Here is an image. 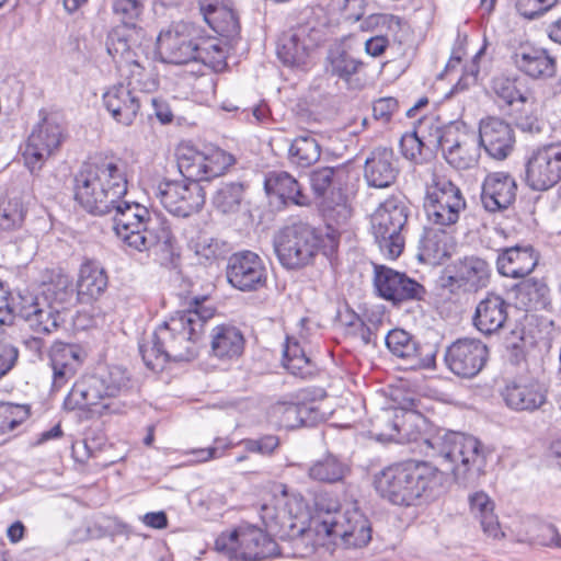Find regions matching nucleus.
I'll return each instance as SVG.
<instances>
[{"instance_id": "nucleus-27", "label": "nucleus", "mask_w": 561, "mask_h": 561, "mask_svg": "<svg viewBox=\"0 0 561 561\" xmlns=\"http://www.w3.org/2000/svg\"><path fill=\"white\" fill-rule=\"evenodd\" d=\"M491 272L486 260L476 255L465 256L447 267L448 284L465 291H478L488 286Z\"/></svg>"}, {"instance_id": "nucleus-26", "label": "nucleus", "mask_w": 561, "mask_h": 561, "mask_svg": "<svg viewBox=\"0 0 561 561\" xmlns=\"http://www.w3.org/2000/svg\"><path fill=\"white\" fill-rule=\"evenodd\" d=\"M480 149L477 134L459 123L455 130L447 134L443 156L455 169L468 170L478 164Z\"/></svg>"}, {"instance_id": "nucleus-32", "label": "nucleus", "mask_w": 561, "mask_h": 561, "mask_svg": "<svg viewBox=\"0 0 561 561\" xmlns=\"http://www.w3.org/2000/svg\"><path fill=\"white\" fill-rule=\"evenodd\" d=\"M508 302L494 293H488L476 307L472 324L483 335L499 334L508 319Z\"/></svg>"}, {"instance_id": "nucleus-46", "label": "nucleus", "mask_w": 561, "mask_h": 561, "mask_svg": "<svg viewBox=\"0 0 561 561\" xmlns=\"http://www.w3.org/2000/svg\"><path fill=\"white\" fill-rule=\"evenodd\" d=\"M458 124V122H453L448 125H444L435 117H427L420 121L415 130L427 151L434 152L440 150L443 152L447 145V134L450 130H455Z\"/></svg>"}, {"instance_id": "nucleus-38", "label": "nucleus", "mask_w": 561, "mask_h": 561, "mask_svg": "<svg viewBox=\"0 0 561 561\" xmlns=\"http://www.w3.org/2000/svg\"><path fill=\"white\" fill-rule=\"evenodd\" d=\"M538 256L531 245H515L500 251L497 271L512 278L525 277L534 271Z\"/></svg>"}, {"instance_id": "nucleus-42", "label": "nucleus", "mask_w": 561, "mask_h": 561, "mask_svg": "<svg viewBox=\"0 0 561 561\" xmlns=\"http://www.w3.org/2000/svg\"><path fill=\"white\" fill-rule=\"evenodd\" d=\"M283 364L291 375L301 379L311 378L317 373V365L295 337L287 336L286 339L283 350Z\"/></svg>"}, {"instance_id": "nucleus-29", "label": "nucleus", "mask_w": 561, "mask_h": 561, "mask_svg": "<svg viewBox=\"0 0 561 561\" xmlns=\"http://www.w3.org/2000/svg\"><path fill=\"white\" fill-rule=\"evenodd\" d=\"M388 350L397 357L410 362L411 367L432 368L436 351L433 346H420L415 339L402 329H394L386 335Z\"/></svg>"}, {"instance_id": "nucleus-36", "label": "nucleus", "mask_w": 561, "mask_h": 561, "mask_svg": "<svg viewBox=\"0 0 561 561\" xmlns=\"http://www.w3.org/2000/svg\"><path fill=\"white\" fill-rule=\"evenodd\" d=\"M502 397L512 410L533 412L546 403L547 390L537 381L518 380L507 383Z\"/></svg>"}, {"instance_id": "nucleus-25", "label": "nucleus", "mask_w": 561, "mask_h": 561, "mask_svg": "<svg viewBox=\"0 0 561 561\" xmlns=\"http://www.w3.org/2000/svg\"><path fill=\"white\" fill-rule=\"evenodd\" d=\"M140 232L131 237L128 248L145 252L153 251L156 254L170 256L174 252L175 237L170 221L160 215H151Z\"/></svg>"}, {"instance_id": "nucleus-53", "label": "nucleus", "mask_w": 561, "mask_h": 561, "mask_svg": "<svg viewBox=\"0 0 561 561\" xmlns=\"http://www.w3.org/2000/svg\"><path fill=\"white\" fill-rule=\"evenodd\" d=\"M190 247L198 257L205 261L216 260L226 252L224 242L205 233L192 240Z\"/></svg>"}, {"instance_id": "nucleus-31", "label": "nucleus", "mask_w": 561, "mask_h": 561, "mask_svg": "<svg viewBox=\"0 0 561 561\" xmlns=\"http://www.w3.org/2000/svg\"><path fill=\"white\" fill-rule=\"evenodd\" d=\"M53 369V389L65 387L78 373L84 358L79 345L55 342L49 352Z\"/></svg>"}, {"instance_id": "nucleus-2", "label": "nucleus", "mask_w": 561, "mask_h": 561, "mask_svg": "<svg viewBox=\"0 0 561 561\" xmlns=\"http://www.w3.org/2000/svg\"><path fill=\"white\" fill-rule=\"evenodd\" d=\"M206 300V297H194L187 309L174 312L161 323L149 342L139 343V353L148 368L158 370L169 360H191L196 356L205 323L215 314V309L205 305Z\"/></svg>"}, {"instance_id": "nucleus-54", "label": "nucleus", "mask_w": 561, "mask_h": 561, "mask_svg": "<svg viewBox=\"0 0 561 561\" xmlns=\"http://www.w3.org/2000/svg\"><path fill=\"white\" fill-rule=\"evenodd\" d=\"M144 0H113L112 9L123 22L122 26L135 27L144 11Z\"/></svg>"}, {"instance_id": "nucleus-10", "label": "nucleus", "mask_w": 561, "mask_h": 561, "mask_svg": "<svg viewBox=\"0 0 561 561\" xmlns=\"http://www.w3.org/2000/svg\"><path fill=\"white\" fill-rule=\"evenodd\" d=\"M466 207L460 187L447 176L434 173L426 183L423 202L427 221L440 231H454Z\"/></svg>"}, {"instance_id": "nucleus-21", "label": "nucleus", "mask_w": 561, "mask_h": 561, "mask_svg": "<svg viewBox=\"0 0 561 561\" xmlns=\"http://www.w3.org/2000/svg\"><path fill=\"white\" fill-rule=\"evenodd\" d=\"M228 283L241 291H256L265 287L267 270L263 260L252 251L233 253L227 264Z\"/></svg>"}, {"instance_id": "nucleus-1", "label": "nucleus", "mask_w": 561, "mask_h": 561, "mask_svg": "<svg viewBox=\"0 0 561 561\" xmlns=\"http://www.w3.org/2000/svg\"><path fill=\"white\" fill-rule=\"evenodd\" d=\"M426 426L427 421L421 413L401 408L386 410L378 415L373 424V434L379 442H421V451L450 470L458 485H478L485 473L486 447L474 436L446 428H437L423 436Z\"/></svg>"}, {"instance_id": "nucleus-56", "label": "nucleus", "mask_w": 561, "mask_h": 561, "mask_svg": "<svg viewBox=\"0 0 561 561\" xmlns=\"http://www.w3.org/2000/svg\"><path fill=\"white\" fill-rule=\"evenodd\" d=\"M363 0H330L329 9L346 22H356L364 15Z\"/></svg>"}, {"instance_id": "nucleus-64", "label": "nucleus", "mask_w": 561, "mask_h": 561, "mask_svg": "<svg viewBox=\"0 0 561 561\" xmlns=\"http://www.w3.org/2000/svg\"><path fill=\"white\" fill-rule=\"evenodd\" d=\"M376 23L379 26L386 28L396 41L401 42L399 33L403 30L405 25L401 18L392 14H379L376 16Z\"/></svg>"}, {"instance_id": "nucleus-7", "label": "nucleus", "mask_w": 561, "mask_h": 561, "mask_svg": "<svg viewBox=\"0 0 561 561\" xmlns=\"http://www.w3.org/2000/svg\"><path fill=\"white\" fill-rule=\"evenodd\" d=\"M317 533L337 539L348 548H362L371 539V527L367 517L359 511L356 503L347 504L340 510L336 504L325 506L317 502Z\"/></svg>"}, {"instance_id": "nucleus-20", "label": "nucleus", "mask_w": 561, "mask_h": 561, "mask_svg": "<svg viewBox=\"0 0 561 561\" xmlns=\"http://www.w3.org/2000/svg\"><path fill=\"white\" fill-rule=\"evenodd\" d=\"M519 80L505 76L492 79L491 90L497 102L512 107L517 127L524 131L538 130V119L533 114V101L519 88Z\"/></svg>"}, {"instance_id": "nucleus-11", "label": "nucleus", "mask_w": 561, "mask_h": 561, "mask_svg": "<svg viewBox=\"0 0 561 561\" xmlns=\"http://www.w3.org/2000/svg\"><path fill=\"white\" fill-rule=\"evenodd\" d=\"M272 536L256 526L241 525L218 536L215 548L231 560L261 561L280 553Z\"/></svg>"}, {"instance_id": "nucleus-5", "label": "nucleus", "mask_w": 561, "mask_h": 561, "mask_svg": "<svg viewBox=\"0 0 561 561\" xmlns=\"http://www.w3.org/2000/svg\"><path fill=\"white\" fill-rule=\"evenodd\" d=\"M161 60L174 65L192 61L221 71L227 66V49L220 39L204 35L192 22H175L162 30L157 39Z\"/></svg>"}, {"instance_id": "nucleus-9", "label": "nucleus", "mask_w": 561, "mask_h": 561, "mask_svg": "<svg viewBox=\"0 0 561 561\" xmlns=\"http://www.w3.org/2000/svg\"><path fill=\"white\" fill-rule=\"evenodd\" d=\"M71 293L67 282L48 284L37 295L21 296L19 314L35 333L49 334L62 322L60 313Z\"/></svg>"}, {"instance_id": "nucleus-15", "label": "nucleus", "mask_w": 561, "mask_h": 561, "mask_svg": "<svg viewBox=\"0 0 561 561\" xmlns=\"http://www.w3.org/2000/svg\"><path fill=\"white\" fill-rule=\"evenodd\" d=\"M176 163L183 180L201 184L225 174L236 163V158L218 147L198 150L181 145L176 150Z\"/></svg>"}, {"instance_id": "nucleus-13", "label": "nucleus", "mask_w": 561, "mask_h": 561, "mask_svg": "<svg viewBox=\"0 0 561 561\" xmlns=\"http://www.w3.org/2000/svg\"><path fill=\"white\" fill-rule=\"evenodd\" d=\"M301 517L300 500L289 494L285 485L260 507V518L266 531L282 540H294L304 535L306 527Z\"/></svg>"}, {"instance_id": "nucleus-39", "label": "nucleus", "mask_w": 561, "mask_h": 561, "mask_svg": "<svg viewBox=\"0 0 561 561\" xmlns=\"http://www.w3.org/2000/svg\"><path fill=\"white\" fill-rule=\"evenodd\" d=\"M264 187L268 195L276 196L285 205L307 206L310 203L299 182L285 171L271 172L265 178Z\"/></svg>"}, {"instance_id": "nucleus-17", "label": "nucleus", "mask_w": 561, "mask_h": 561, "mask_svg": "<svg viewBox=\"0 0 561 561\" xmlns=\"http://www.w3.org/2000/svg\"><path fill=\"white\" fill-rule=\"evenodd\" d=\"M154 195L170 214L181 218L198 213L206 201L204 187L199 183L183 179L160 181Z\"/></svg>"}, {"instance_id": "nucleus-8", "label": "nucleus", "mask_w": 561, "mask_h": 561, "mask_svg": "<svg viewBox=\"0 0 561 561\" xmlns=\"http://www.w3.org/2000/svg\"><path fill=\"white\" fill-rule=\"evenodd\" d=\"M353 169L350 164L319 167L310 172V185L322 197V211L329 225H344L352 216L347 190Z\"/></svg>"}, {"instance_id": "nucleus-24", "label": "nucleus", "mask_w": 561, "mask_h": 561, "mask_svg": "<svg viewBox=\"0 0 561 561\" xmlns=\"http://www.w3.org/2000/svg\"><path fill=\"white\" fill-rule=\"evenodd\" d=\"M375 286L380 297L394 305L420 300L425 294L424 287L415 279L382 265L375 267Z\"/></svg>"}, {"instance_id": "nucleus-23", "label": "nucleus", "mask_w": 561, "mask_h": 561, "mask_svg": "<svg viewBox=\"0 0 561 561\" xmlns=\"http://www.w3.org/2000/svg\"><path fill=\"white\" fill-rule=\"evenodd\" d=\"M128 83H117L110 87L103 94V104L112 118L121 125L130 126L149 95L138 91Z\"/></svg>"}, {"instance_id": "nucleus-18", "label": "nucleus", "mask_w": 561, "mask_h": 561, "mask_svg": "<svg viewBox=\"0 0 561 561\" xmlns=\"http://www.w3.org/2000/svg\"><path fill=\"white\" fill-rule=\"evenodd\" d=\"M525 182L533 191H547L561 182V146L546 145L530 152L525 163Z\"/></svg>"}, {"instance_id": "nucleus-34", "label": "nucleus", "mask_w": 561, "mask_h": 561, "mask_svg": "<svg viewBox=\"0 0 561 561\" xmlns=\"http://www.w3.org/2000/svg\"><path fill=\"white\" fill-rule=\"evenodd\" d=\"M131 28L116 26L106 37V50L119 68H129L131 78L141 77L144 67L138 59L137 47L130 41Z\"/></svg>"}, {"instance_id": "nucleus-62", "label": "nucleus", "mask_w": 561, "mask_h": 561, "mask_svg": "<svg viewBox=\"0 0 561 561\" xmlns=\"http://www.w3.org/2000/svg\"><path fill=\"white\" fill-rule=\"evenodd\" d=\"M19 350L12 344L0 343V379L8 375L16 365Z\"/></svg>"}, {"instance_id": "nucleus-57", "label": "nucleus", "mask_w": 561, "mask_h": 561, "mask_svg": "<svg viewBox=\"0 0 561 561\" xmlns=\"http://www.w3.org/2000/svg\"><path fill=\"white\" fill-rule=\"evenodd\" d=\"M400 148L403 157L415 163L422 161L423 151L426 150L416 130L401 137Z\"/></svg>"}, {"instance_id": "nucleus-61", "label": "nucleus", "mask_w": 561, "mask_h": 561, "mask_svg": "<svg viewBox=\"0 0 561 561\" xmlns=\"http://www.w3.org/2000/svg\"><path fill=\"white\" fill-rule=\"evenodd\" d=\"M398 106L397 99L391 96L380 98L373 104V115L376 119L388 123L393 113L397 112Z\"/></svg>"}, {"instance_id": "nucleus-12", "label": "nucleus", "mask_w": 561, "mask_h": 561, "mask_svg": "<svg viewBox=\"0 0 561 561\" xmlns=\"http://www.w3.org/2000/svg\"><path fill=\"white\" fill-rule=\"evenodd\" d=\"M409 217L405 203L394 196L387 198L374 211L370 228L380 251L389 259H397L403 251V230Z\"/></svg>"}, {"instance_id": "nucleus-50", "label": "nucleus", "mask_w": 561, "mask_h": 561, "mask_svg": "<svg viewBox=\"0 0 561 561\" xmlns=\"http://www.w3.org/2000/svg\"><path fill=\"white\" fill-rule=\"evenodd\" d=\"M204 20L216 33L229 41H233L240 34L239 18L229 5L219 8L216 13L207 15Z\"/></svg>"}, {"instance_id": "nucleus-30", "label": "nucleus", "mask_w": 561, "mask_h": 561, "mask_svg": "<svg viewBox=\"0 0 561 561\" xmlns=\"http://www.w3.org/2000/svg\"><path fill=\"white\" fill-rule=\"evenodd\" d=\"M399 174L398 160L391 148L377 147L369 152L364 164V179L368 186L387 188Z\"/></svg>"}, {"instance_id": "nucleus-47", "label": "nucleus", "mask_w": 561, "mask_h": 561, "mask_svg": "<svg viewBox=\"0 0 561 561\" xmlns=\"http://www.w3.org/2000/svg\"><path fill=\"white\" fill-rule=\"evenodd\" d=\"M350 470L347 463L329 454L308 467V477L317 482L335 483L342 481L350 473Z\"/></svg>"}, {"instance_id": "nucleus-37", "label": "nucleus", "mask_w": 561, "mask_h": 561, "mask_svg": "<svg viewBox=\"0 0 561 561\" xmlns=\"http://www.w3.org/2000/svg\"><path fill=\"white\" fill-rule=\"evenodd\" d=\"M512 58L517 69L530 78H551L556 73V59L543 48L522 45Z\"/></svg>"}, {"instance_id": "nucleus-43", "label": "nucleus", "mask_w": 561, "mask_h": 561, "mask_svg": "<svg viewBox=\"0 0 561 561\" xmlns=\"http://www.w3.org/2000/svg\"><path fill=\"white\" fill-rule=\"evenodd\" d=\"M470 511L479 519L483 533L494 539L504 536L497 516L494 514V503L485 492H476L469 496Z\"/></svg>"}, {"instance_id": "nucleus-44", "label": "nucleus", "mask_w": 561, "mask_h": 561, "mask_svg": "<svg viewBox=\"0 0 561 561\" xmlns=\"http://www.w3.org/2000/svg\"><path fill=\"white\" fill-rule=\"evenodd\" d=\"M363 66L364 64L360 59L355 58L343 47L337 46L330 49L325 69L332 77H336L348 87H352L354 77L362 70Z\"/></svg>"}, {"instance_id": "nucleus-19", "label": "nucleus", "mask_w": 561, "mask_h": 561, "mask_svg": "<svg viewBox=\"0 0 561 561\" xmlns=\"http://www.w3.org/2000/svg\"><path fill=\"white\" fill-rule=\"evenodd\" d=\"M62 139L64 130L60 124L53 117H44L28 136L23 152L30 171L41 170L45 161L59 148Z\"/></svg>"}, {"instance_id": "nucleus-14", "label": "nucleus", "mask_w": 561, "mask_h": 561, "mask_svg": "<svg viewBox=\"0 0 561 561\" xmlns=\"http://www.w3.org/2000/svg\"><path fill=\"white\" fill-rule=\"evenodd\" d=\"M319 248V234L305 222L286 226L274 238V251L287 270H300L312 263Z\"/></svg>"}, {"instance_id": "nucleus-3", "label": "nucleus", "mask_w": 561, "mask_h": 561, "mask_svg": "<svg viewBox=\"0 0 561 561\" xmlns=\"http://www.w3.org/2000/svg\"><path fill=\"white\" fill-rule=\"evenodd\" d=\"M443 472L431 462L405 460L379 471L374 479L376 492L397 506H417L443 490Z\"/></svg>"}, {"instance_id": "nucleus-6", "label": "nucleus", "mask_w": 561, "mask_h": 561, "mask_svg": "<svg viewBox=\"0 0 561 561\" xmlns=\"http://www.w3.org/2000/svg\"><path fill=\"white\" fill-rule=\"evenodd\" d=\"M133 388L130 377L122 366L100 368L76 381L64 401L68 410L88 409L100 415L123 413L125 397Z\"/></svg>"}, {"instance_id": "nucleus-16", "label": "nucleus", "mask_w": 561, "mask_h": 561, "mask_svg": "<svg viewBox=\"0 0 561 561\" xmlns=\"http://www.w3.org/2000/svg\"><path fill=\"white\" fill-rule=\"evenodd\" d=\"M324 41L322 27L313 20L299 23L284 32L278 39L276 54L284 66L294 68L306 65L310 53Z\"/></svg>"}, {"instance_id": "nucleus-33", "label": "nucleus", "mask_w": 561, "mask_h": 561, "mask_svg": "<svg viewBox=\"0 0 561 561\" xmlns=\"http://www.w3.org/2000/svg\"><path fill=\"white\" fill-rule=\"evenodd\" d=\"M517 184L512 175L494 172L485 176L481 190V203L489 213L508 208L516 198Z\"/></svg>"}, {"instance_id": "nucleus-28", "label": "nucleus", "mask_w": 561, "mask_h": 561, "mask_svg": "<svg viewBox=\"0 0 561 561\" xmlns=\"http://www.w3.org/2000/svg\"><path fill=\"white\" fill-rule=\"evenodd\" d=\"M478 142L489 157L504 160L513 150L515 142L512 126L503 119L489 117L479 126Z\"/></svg>"}, {"instance_id": "nucleus-55", "label": "nucleus", "mask_w": 561, "mask_h": 561, "mask_svg": "<svg viewBox=\"0 0 561 561\" xmlns=\"http://www.w3.org/2000/svg\"><path fill=\"white\" fill-rule=\"evenodd\" d=\"M439 232L442 231L439 230ZM446 245L447 244L442 239V236L438 234V229H430L425 231L424 237L421 240L422 255L428 259L439 260L448 253Z\"/></svg>"}, {"instance_id": "nucleus-51", "label": "nucleus", "mask_w": 561, "mask_h": 561, "mask_svg": "<svg viewBox=\"0 0 561 561\" xmlns=\"http://www.w3.org/2000/svg\"><path fill=\"white\" fill-rule=\"evenodd\" d=\"M26 209L20 198H12L0 204V230L20 231L23 228Z\"/></svg>"}, {"instance_id": "nucleus-52", "label": "nucleus", "mask_w": 561, "mask_h": 561, "mask_svg": "<svg viewBox=\"0 0 561 561\" xmlns=\"http://www.w3.org/2000/svg\"><path fill=\"white\" fill-rule=\"evenodd\" d=\"M30 410L26 405L0 402V435L13 431L27 420Z\"/></svg>"}, {"instance_id": "nucleus-59", "label": "nucleus", "mask_w": 561, "mask_h": 561, "mask_svg": "<svg viewBox=\"0 0 561 561\" xmlns=\"http://www.w3.org/2000/svg\"><path fill=\"white\" fill-rule=\"evenodd\" d=\"M274 412L279 414L280 425L286 428H296L301 426L299 417V403H280L274 408Z\"/></svg>"}, {"instance_id": "nucleus-49", "label": "nucleus", "mask_w": 561, "mask_h": 561, "mask_svg": "<svg viewBox=\"0 0 561 561\" xmlns=\"http://www.w3.org/2000/svg\"><path fill=\"white\" fill-rule=\"evenodd\" d=\"M244 195V186L240 182L222 183L214 193L211 203L222 214L237 213Z\"/></svg>"}, {"instance_id": "nucleus-4", "label": "nucleus", "mask_w": 561, "mask_h": 561, "mask_svg": "<svg viewBox=\"0 0 561 561\" xmlns=\"http://www.w3.org/2000/svg\"><path fill=\"white\" fill-rule=\"evenodd\" d=\"M127 163L100 159L82 164L75 176V199L88 213L112 214L115 203L127 193Z\"/></svg>"}, {"instance_id": "nucleus-35", "label": "nucleus", "mask_w": 561, "mask_h": 561, "mask_svg": "<svg viewBox=\"0 0 561 561\" xmlns=\"http://www.w3.org/2000/svg\"><path fill=\"white\" fill-rule=\"evenodd\" d=\"M112 213H114V230L127 247L130 245L131 237L146 227V222L152 215L147 207L122 198L115 203Z\"/></svg>"}, {"instance_id": "nucleus-45", "label": "nucleus", "mask_w": 561, "mask_h": 561, "mask_svg": "<svg viewBox=\"0 0 561 561\" xmlns=\"http://www.w3.org/2000/svg\"><path fill=\"white\" fill-rule=\"evenodd\" d=\"M321 146L310 133H304L290 141L288 160L297 168L307 169L319 161Z\"/></svg>"}, {"instance_id": "nucleus-40", "label": "nucleus", "mask_w": 561, "mask_h": 561, "mask_svg": "<svg viewBox=\"0 0 561 561\" xmlns=\"http://www.w3.org/2000/svg\"><path fill=\"white\" fill-rule=\"evenodd\" d=\"M107 287V276L103 267L93 261L84 262L77 282L78 296L82 302L100 297Z\"/></svg>"}, {"instance_id": "nucleus-48", "label": "nucleus", "mask_w": 561, "mask_h": 561, "mask_svg": "<svg viewBox=\"0 0 561 561\" xmlns=\"http://www.w3.org/2000/svg\"><path fill=\"white\" fill-rule=\"evenodd\" d=\"M516 300L525 310L543 309L549 302V288L541 279H525L516 286Z\"/></svg>"}, {"instance_id": "nucleus-41", "label": "nucleus", "mask_w": 561, "mask_h": 561, "mask_svg": "<svg viewBox=\"0 0 561 561\" xmlns=\"http://www.w3.org/2000/svg\"><path fill=\"white\" fill-rule=\"evenodd\" d=\"M244 348V337L239 329L232 325H217L211 333V351L221 359L238 358Z\"/></svg>"}, {"instance_id": "nucleus-58", "label": "nucleus", "mask_w": 561, "mask_h": 561, "mask_svg": "<svg viewBox=\"0 0 561 561\" xmlns=\"http://www.w3.org/2000/svg\"><path fill=\"white\" fill-rule=\"evenodd\" d=\"M558 3V0H516V10L526 19H536Z\"/></svg>"}, {"instance_id": "nucleus-22", "label": "nucleus", "mask_w": 561, "mask_h": 561, "mask_svg": "<svg viewBox=\"0 0 561 561\" xmlns=\"http://www.w3.org/2000/svg\"><path fill=\"white\" fill-rule=\"evenodd\" d=\"M488 354V346L480 340L459 339L447 347L445 363L455 375L471 378L481 371Z\"/></svg>"}, {"instance_id": "nucleus-60", "label": "nucleus", "mask_w": 561, "mask_h": 561, "mask_svg": "<svg viewBox=\"0 0 561 561\" xmlns=\"http://www.w3.org/2000/svg\"><path fill=\"white\" fill-rule=\"evenodd\" d=\"M278 445V437L274 435H266L257 439L243 440V446L247 451L259 453L264 456L272 455Z\"/></svg>"}, {"instance_id": "nucleus-63", "label": "nucleus", "mask_w": 561, "mask_h": 561, "mask_svg": "<svg viewBox=\"0 0 561 561\" xmlns=\"http://www.w3.org/2000/svg\"><path fill=\"white\" fill-rule=\"evenodd\" d=\"M537 538L541 546L561 548V534L552 524L541 525Z\"/></svg>"}]
</instances>
